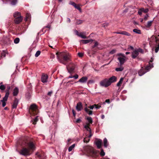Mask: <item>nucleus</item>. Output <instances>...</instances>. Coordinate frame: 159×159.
Returning <instances> with one entry per match:
<instances>
[{
	"label": "nucleus",
	"instance_id": "nucleus-45",
	"mask_svg": "<svg viewBox=\"0 0 159 159\" xmlns=\"http://www.w3.org/2000/svg\"><path fill=\"white\" fill-rule=\"evenodd\" d=\"M41 52L39 51H37L35 54V57H38L40 54Z\"/></svg>",
	"mask_w": 159,
	"mask_h": 159
},
{
	"label": "nucleus",
	"instance_id": "nucleus-35",
	"mask_svg": "<svg viewBox=\"0 0 159 159\" xmlns=\"http://www.w3.org/2000/svg\"><path fill=\"white\" fill-rule=\"evenodd\" d=\"M78 77H79V75L77 74H76L74 76H72V75H71L68 77V78H74L75 79H77L78 78Z\"/></svg>",
	"mask_w": 159,
	"mask_h": 159
},
{
	"label": "nucleus",
	"instance_id": "nucleus-52",
	"mask_svg": "<svg viewBox=\"0 0 159 159\" xmlns=\"http://www.w3.org/2000/svg\"><path fill=\"white\" fill-rule=\"evenodd\" d=\"M95 107L97 109H99L101 107V106L99 105H98L96 104V105H95Z\"/></svg>",
	"mask_w": 159,
	"mask_h": 159
},
{
	"label": "nucleus",
	"instance_id": "nucleus-57",
	"mask_svg": "<svg viewBox=\"0 0 159 159\" xmlns=\"http://www.w3.org/2000/svg\"><path fill=\"white\" fill-rule=\"evenodd\" d=\"M75 34L77 35L78 36H80V34H79L78 32L77 31V30H75Z\"/></svg>",
	"mask_w": 159,
	"mask_h": 159
},
{
	"label": "nucleus",
	"instance_id": "nucleus-5",
	"mask_svg": "<svg viewBox=\"0 0 159 159\" xmlns=\"http://www.w3.org/2000/svg\"><path fill=\"white\" fill-rule=\"evenodd\" d=\"M109 83L108 79L105 78L100 81V84L101 86L106 88L110 85Z\"/></svg>",
	"mask_w": 159,
	"mask_h": 159
},
{
	"label": "nucleus",
	"instance_id": "nucleus-55",
	"mask_svg": "<svg viewBox=\"0 0 159 159\" xmlns=\"http://www.w3.org/2000/svg\"><path fill=\"white\" fill-rule=\"evenodd\" d=\"M148 15H146L144 18V19L146 20L148 19Z\"/></svg>",
	"mask_w": 159,
	"mask_h": 159
},
{
	"label": "nucleus",
	"instance_id": "nucleus-33",
	"mask_svg": "<svg viewBox=\"0 0 159 159\" xmlns=\"http://www.w3.org/2000/svg\"><path fill=\"white\" fill-rule=\"evenodd\" d=\"M12 5H15L17 2V0H10Z\"/></svg>",
	"mask_w": 159,
	"mask_h": 159
},
{
	"label": "nucleus",
	"instance_id": "nucleus-47",
	"mask_svg": "<svg viewBox=\"0 0 159 159\" xmlns=\"http://www.w3.org/2000/svg\"><path fill=\"white\" fill-rule=\"evenodd\" d=\"M117 55L119 56V57H125V56L124 54L121 53H120L118 54Z\"/></svg>",
	"mask_w": 159,
	"mask_h": 159
},
{
	"label": "nucleus",
	"instance_id": "nucleus-43",
	"mask_svg": "<svg viewBox=\"0 0 159 159\" xmlns=\"http://www.w3.org/2000/svg\"><path fill=\"white\" fill-rule=\"evenodd\" d=\"M100 154L102 157L104 156L105 155V152H104L103 150L102 149H101Z\"/></svg>",
	"mask_w": 159,
	"mask_h": 159
},
{
	"label": "nucleus",
	"instance_id": "nucleus-41",
	"mask_svg": "<svg viewBox=\"0 0 159 159\" xmlns=\"http://www.w3.org/2000/svg\"><path fill=\"white\" fill-rule=\"evenodd\" d=\"M123 68L122 67H120L119 68H116L115 70L117 71H122L123 70Z\"/></svg>",
	"mask_w": 159,
	"mask_h": 159
},
{
	"label": "nucleus",
	"instance_id": "nucleus-62",
	"mask_svg": "<svg viewBox=\"0 0 159 159\" xmlns=\"http://www.w3.org/2000/svg\"><path fill=\"white\" fill-rule=\"evenodd\" d=\"M105 102L109 103L110 102V100L109 99H106V100Z\"/></svg>",
	"mask_w": 159,
	"mask_h": 159
},
{
	"label": "nucleus",
	"instance_id": "nucleus-10",
	"mask_svg": "<svg viewBox=\"0 0 159 159\" xmlns=\"http://www.w3.org/2000/svg\"><path fill=\"white\" fill-rule=\"evenodd\" d=\"M108 80L110 82L109 84L110 85L112 83L115 82L117 81V77L115 76H112L109 78Z\"/></svg>",
	"mask_w": 159,
	"mask_h": 159
},
{
	"label": "nucleus",
	"instance_id": "nucleus-4",
	"mask_svg": "<svg viewBox=\"0 0 159 159\" xmlns=\"http://www.w3.org/2000/svg\"><path fill=\"white\" fill-rule=\"evenodd\" d=\"M84 150L89 156L96 158L97 157L96 152L94 151L93 148L89 146H86L84 147Z\"/></svg>",
	"mask_w": 159,
	"mask_h": 159
},
{
	"label": "nucleus",
	"instance_id": "nucleus-18",
	"mask_svg": "<svg viewBox=\"0 0 159 159\" xmlns=\"http://www.w3.org/2000/svg\"><path fill=\"white\" fill-rule=\"evenodd\" d=\"M139 54V53L136 50H135L132 52V58L134 59L136 58L138 55Z\"/></svg>",
	"mask_w": 159,
	"mask_h": 159
},
{
	"label": "nucleus",
	"instance_id": "nucleus-9",
	"mask_svg": "<svg viewBox=\"0 0 159 159\" xmlns=\"http://www.w3.org/2000/svg\"><path fill=\"white\" fill-rule=\"evenodd\" d=\"M36 158L37 159H43L44 158L43 154L42 152H37L35 154Z\"/></svg>",
	"mask_w": 159,
	"mask_h": 159
},
{
	"label": "nucleus",
	"instance_id": "nucleus-1",
	"mask_svg": "<svg viewBox=\"0 0 159 159\" xmlns=\"http://www.w3.org/2000/svg\"><path fill=\"white\" fill-rule=\"evenodd\" d=\"M22 146L25 147L21 149L19 152V153L24 156H29L31 154L30 152L34 151L35 149L34 144L32 142H28L26 140H25L23 142Z\"/></svg>",
	"mask_w": 159,
	"mask_h": 159
},
{
	"label": "nucleus",
	"instance_id": "nucleus-46",
	"mask_svg": "<svg viewBox=\"0 0 159 159\" xmlns=\"http://www.w3.org/2000/svg\"><path fill=\"white\" fill-rule=\"evenodd\" d=\"M76 109L78 111H80V102L77 103L76 106Z\"/></svg>",
	"mask_w": 159,
	"mask_h": 159
},
{
	"label": "nucleus",
	"instance_id": "nucleus-63",
	"mask_svg": "<svg viewBox=\"0 0 159 159\" xmlns=\"http://www.w3.org/2000/svg\"><path fill=\"white\" fill-rule=\"evenodd\" d=\"M76 123H79L80 122V119L78 118V119L77 120L75 121Z\"/></svg>",
	"mask_w": 159,
	"mask_h": 159
},
{
	"label": "nucleus",
	"instance_id": "nucleus-42",
	"mask_svg": "<svg viewBox=\"0 0 159 159\" xmlns=\"http://www.w3.org/2000/svg\"><path fill=\"white\" fill-rule=\"evenodd\" d=\"M20 39L18 38H16L14 40V43L16 44L18 43Z\"/></svg>",
	"mask_w": 159,
	"mask_h": 159
},
{
	"label": "nucleus",
	"instance_id": "nucleus-48",
	"mask_svg": "<svg viewBox=\"0 0 159 159\" xmlns=\"http://www.w3.org/2000/svg\"><path fill=\"white\" fill-rule=\"evenodd\" d=\"M94 82V81L93 80H90L88 82V84H92Z\"/></svg>",
	"mask_w": 159,
	"mask_h": 159
},
{
	"label": "nucleus",
	"instance_id": "nucleus-14",
	"mask_svg": "<svg viewBox=\"0 0 159 159\" xmlns=\"http://www.w3.org/2000/svg\"><path fill=\"white\" fill-rule=\"evenodd\" d=\"M19 100L16 98H15L13 104L12 106V108H16L18 103Z\"/></svg>",
	"mask_w": 159,
	"mask_h": 159
},
{
	"label": "nucleus",
	"instance_id": "nucleus-40",
	"mask_svg": "<svg viewBox=\"0 0 159 159\" xmlns=\"http://www.w3.org/2000/svg\"><path fill=\"white\" fill-rule=\"evenodd\" d=\"M152 21H148L147 25H146V27H149L150 26H151L152 25Z\"/></svg>",
	"mask_w": 159,
	"mask_h": 159
},
{
	"label": "nucleus",
	"instance_id": "nucleus-13",
	"mask_svg": "<svg viewBox=\"0 0 159 159\" xmlns=\"http://www.w3.org/2000/svg\"><path fill=\"white\" fill-rule=\"evenodd\" d=\"M23 19V18L22 16L16 17V18H15L14 22L15 24H18L22 21Z\"/></svg>",
	"mask_w": 159,
	"mask_h": 159
},
{
	"label": "nucleus",
	"instance_id": "nucleus-26",
	"mask_svg": "<svg viewBox=\"0 0 159 159\" xmlns=\"http://www.w3.org/2000/svg\"><path fill=\"white\" fill-rule=\"evenodd\" d=\"M84 110L89 115H92L93 114V111H90L87 107L84 108Z\"/></svg>",
	"mask_w": 159,
	"mask_h": 159
},
{
	"label": "nucleus",
	"instance_id": "nucleus-56",
	"mask_svg": "<svg viewBox=\"0 0 159 159\" xmlns=\"http://www.w3.org/2000/svg\"><path fill=\"white\" fill-rule=\"evenodd\" d=\"M10 89V86H8L7 88V89L6 90V93L7 92V91H8L9 93V90Z\"/></svg>",
	"mask_w": 159,
	"mask_h": 159
},
{
	"label": "nucleus",
	"instance_id": "nucleus-51",
	"mask_svg": "<svg viewBox=\"0 0 159 159\" xmlns=\"http://www.w3.org/2000/svg\"><path fill=\"white\" fill-rule=\"evenodd\" d=\"M95 105H96V104H94L92 106H91L89 107L88 108H90L91 109H93V108L95 107Z\"/></svg>",
	"mask_w": 159,
	"mask_h": 159
},
{
	"label": "nucleus",
	"instance_id": "nucleus-22",
	"mask_svg": "<svg viewBox=\"0 0 159 159\" xmlns=\"http://www.w3.org/2000/svg\"><path fill=\"white\" fill-rule=\"evenodd\" d=\"M70 4L73 6L75 8H77L78 10H80V6L79 5H77L76 3L74 2L70 1Z\"/></svg>",
	"mask_w": 159,
	"mask_h": 159
},
{
	"label": "nucleus",
	"instance_id": "nucleus-16",
	"mask_svg": "<svg viewBox=\"0 0 159 159\" xmlns=\"http://www.w3.org/2000/svg\"><path fill=\"white\" fill-rule=\"evenodd\" d=\"M146 72V71H145L143 67H142L141 69L138 71V73L140 76H141Z\"/></svg>",
	"mask_w": 159,
	"mask_h": 159
},
{
	"label": "nucleus",
	"instance_id": "nucleus-25",
	"mask_svg": "<svg viewBox=\"0 0 159 159\" xmlns=\"http://www.w3.org/2000/svg\"><path fill=\"white\" fill-rule=\"evenodd\" d=\"M9 95V93L8 91H7V92L6 93L5 95V97L3 98V100H1V101H7Z\"/></svg>",
	"mask_w": 159,
	"mask_h": 159
},
{
	"label": "nucleus",
	"instance_id": "nucleus-20",
	"mask_svg": "<svg viewBox=\"0 0 159 159\" xmlns=\"http://www.w3.org/2000/svg\"><path fill=\"white\" fill-rule=\"evenodd\" d=\"M117 34H120L124 35H125L130 36L131 35V34L129 33L128 32L125 31H122L120 32H117L116 33Z\"/></svg>",
	"mask_w": 159,
	"mask_h": 159
},
{
	"label": "nucleus",
	"instance_id": "nucleus-31",
	"mask_svg": "<svg viewBox=\"0 0 159 159\" xmlns=\"http://www.w3.org/2000/svg\"><path fill=\"white\" fill-rule=\"evenodd\" d=\"M6 88L5 86L2 84V83L0 84V89L2 90H4Z\"/></svg>",
	"mask_w": 159,
	"mask_h": 159
},
{
	"label": "nucleus",
	"instance_id": "nucleus-64",
	"mask_svg": "<svg viewBox=\"0 0 159 159\" xmlns=\"http://www.w3.org/2000/svg\"><path fill=\"white\" fill-rule=\"evenodd\" d=\"M84 55V53L82 52H80V57H82Z\"/></svg>",
	"mask_w": 159,
	"mask_h": 159
},
{
	"label": "nucleus",
	"instance_id": "nucleus-12",
	"mask_svg": "<svg viewBox=\"0 0 159 159\" xmlns=\"http://www.w3.org/2000/svg\"><path fill=\"white\" fill-rule=\"evenodd\" d=\"M97 140L96 141L95 144L98 148L100 149L101 148L102 143V140L100 139H97Z\"/></svg>",
	"mask_w": 159,
	"mask_h": 159
},
{
	"label": "nucleus",
	"instance_id": "nucleus-23",
	"mask_svg": "<svg viewBox=\"0 0 159 159\" xmlns=\"http://www.w3.org/2000/svg\"><path fill=\"white\" fill-rule=\"evenodd\" d=\"M149 65H148L146 66L145 67V71H146L147 72L150 69L152 68L153 67V65L152 64H151L150 63H149Z\"/></svg>",
	"mask_w": 159,
	"mask_h": 159
},
{
	"label": "nucleus",
	"instance_id": "nucleus-2",
	"mask_svg": "<svg viewBox=\"0 0 159 159\" xmlns=\"http://www.w3.org/2000/svg\"><path fill=\"white\" fill-rule=\"evenodd\" d=\"M57 59L61 63L65 64L64 61L70 60L71 56L69 53L66 52H58L56 53Z\"/></svg>",
	"mask_w": 159,
	"mask_h": 159
},
{
	"label": "nucleus",
	"instance_id": "nucleus-29",
	"mask_svg": "<svg viewBox=\"0 0 159 159\" xmlns=\"http://www.w3.org/2000/svg\"><path fill=\"white\" fill-rule=\"evenodd\" d=\"M123 80H124V78H121L120 79V80L119 81V82L117 84L116 86L118 87H120L121 86V85L123 81Z\"/></svg>",
	"mask_w": 159,
	"mask_h": 159
},
{
	"label": "nucleus",
	"instance_id": "nucleus-60",
	"mask_svg": "<svg viewBox=\"0 0 159 159\" xmlns=\"http://www.w3.org/2000/svg\"><path fill=\"white\" fill-rule=\"evenodd\" d=\"M116 52V51L115 50H113L110 52V53L111 54H113L114 53Z\"/></svg>",
	"mask_w": 159,
	"mask_h": 159
},
{
	"label": "nucleus",
	"instance_id": "nucleus-53",
	"mask_svg": "<svg viewBox=\"0 0 159 159\" xmlns=\"http://www.w3.org/2000/svg\"><path fill=\"white\" fill-rule=\"evenodd\" d=\"M148 11V8L144 9V8H143V12L144 13H147Z\"/></svg>",
	"mask_w": 159,
	"mask_h": 159
},
{
	"label": "nucleus",
	"instance_id": "nucleus-32",
	"mask_svg": "<svg viewBox=\"0 0 159 159\" xmlns=\"http://www.w3.org/2000/svg\"><path fill=\"white\" fill-rule=\"evenodd\" d=\"M75 144H74L70 146L68 148V151L69 152H71L73 149L75 148Z\"/></svg>",
	"mask_w": 159,
	"mask_h": 159
},
{
	"label": "nucleus",
	"instance_id": "nucleus-7",
	"mask_svg": "<svg viewBox=\"0 0 159 159\" xmlns=\"http://www.w3.org/2000/svg\"><path fill=\"white\" fill-rule=\"evenodd\" d=\"M75 66V65L73 64H70L67 66V68L68 72L70 73H73L74 72V70Z\"/></svg>",
	"mask_w": 159,
	"mask_h": 159
},
{
	"label": "nucleus",
	"instance_id": "nucleus-28",
	"mask_svg": "<svg viewBox=\"0 0 159 159\" xmlns=\"http://www.w3.org/2000/svg\"><path fill=\"white\" fill-rule=\"evenodd\" d=\"M80 37L82 39H88V37L86 36V32H80Z\"/></svg>",
	"mask_w": 159,
	"mask_h": 159
},
{
	"label": "nucleus",
	"instance_id": "nucleus-15",
	"mask_svg": "<svg viewBox=\"0 0 159 159\" xmlns=\"http://www.w3.org/2000/svg\"><path fill=\"white\" fill-rule=\"evenodd\" d=\"M88 135H89V134L86 133V136L84 138L83 141L85 143H88L90 140V139L91 137H89Z\"/></svg>",
	"mask_w": 159,
	"mask_h": 159
},
{
	"label": "nucleus",
	"instance_id": "nucleus-58",
	"mask_svg": "<svg viewBox=\"0 0 159 159\" xmlns=\"http://www.w3.org/2000/svg\"><path fill=\"white\" fill-rule=\"evenodd\" d=\"M72 112L73 115L75 117V116H76V113L75 112V111L74 110H72Z\"/></svg>",
	"mask_w": 159,
	"mask_h": 159
},
{
	"label": "nucleus",
	"instance_id": "nucleus-11",
	"mask_svg": "<svg viewBox=\"0 0 159 159\" xmlns=\"http://www.w3.org/2000/svg\"><path fill=\"white\" fill-rule=\"evenodd\" d=\"M48 75L47 74H43L41 77V81L43 83H46L48 81Z\"/></svg>",
	"mask_w": 159,
	"mask_h": 159
},
{
	"label": "nucleus",
	"instance_id": "nucleus-27",
	"mask_svg": "<svg viewBox=\"0 0 159 159\" xmlns=\"http://www.w3.org/2000/svg\"><path fill=\"white\" fill-rule=\"evenodd\" d=\"M13 16L15 18L19 17L22 16L21 15L20 13L18 11L16 12L13 14Z\"/></svg>",
	"mask_w": 159,
	"mask_h": 159
},
{
	"label": "nucleus",
	"instance_id": "nucleus-6",
	"mask_svg": "<svg viewBox=\"0 0 159 159\" xmlns=\"http://www.w3.org/2000/svg\"><path fill=\"white\" fill-rule=\"evenodd\" d=\"M29 112L31 113L33 112L34 114H36L38 112L37 107L36 105L35 104L31 105L29 109Z\"/></svg>",
	"mask_w": 159,
	"mask_h": 159
},
{
	"label": "nucleus",
	"instance_id": "nucleus-30",
	"mask_svg": "<svg viewBox=\"0 0 159 159\" xmlns=\"http://www.w3.org/2000/svg\"><path fill=\"white\" fill-rule=\"evenodd\" d=\"M103 143L104 147L107 148L108 145V143L107 139L106 138H105L103 139Z\"/></svg>",
	"mask_w": 159,
	"mask_h": 159
},
{
	"label": "nucleus",
	"instance_id": "nucleus-61",
	"mask_svg": "<svg viewBox=\"0 0 159 159\" xmlns=\"http://www.w3.org/2000/svg\"><path fill=\"white\" fill-rule=\"evenodd\" d=\"M128 49L129 50L130 49V50H133L134 49V48L132 46H129L128 47Z\"/></svg>",
	"mask_w": 159,
	"mask_h": 159
},
{
	"label": "nucleus",
	"instance_id": "nucleus-39",
	"mask_svg": "<svg viewBox=\"0 0 159 159\" xmlns=\"http://www.w3.org/2000/svg\"><path fill=\"white\" fill-rule=\"evenodd\" d=\"M143 8H142L138 10V13L140 16L142 15V12H143Z\"/></svg>",
	"mask_w": 159,
	"mask_h": 159
},
{
	"label": "nucleus",
	"instance_id": "nucleus-54",
	"mask_svg": "<svg viewBox=\"0 0 159 159\" xmlns=\"http://www.w3.org/2000/svg\"><path fill=\"white\" fill-rule=\"evenodd\" d=\"M1 101L2 102V106L3 107H4L6 105V103L5 102L6 101Z\"/></svg>",
	"mask_w": 159,
	"mask_h": 159
},
{
	"label": "nucleus",
	"instance_id": "nucleus-34",
	"mask_svg": "<svg viewBox=\"0 0 159 159\" xmlns=\"http://www.w3.org/2000/svg\"><path fill=\"white\" fill-rule=\"evenodd\" d=\"M133 31L134 32L138 34H140L141 33V31L140 30H138L136 29H134L133 30Z\"/></svg>",
	"mask_w": 159,
	"mask_h": 159
},
{
	"label": "nucleus",
	"instance_id": "nucleus-44",
	"mask_svg": "<svg viewBox=\"0 0 159 159\" xmlns=\"http://www.w3.org/2000/svg\"><path fill=\"white\" fill-rule=\"evenodd\" d=\"M38 116H37L34 119L33 121V124L34 125L36 124V122L38 121Z\"/></svg>",
	"mask_w": 159,
	"mask_h": 159
},
{
	"label": "nucleus",
	"instance_id": "nucleus-3",
	"mask_svg": "<svg viewBox=\"0 0 159 159\" xmlns=\"http://www.w3.org/2000/svg\"><path fill=\"white\" fill-rule=\"evenodd\" d=\"M148 39L149 41V44L154 46L155 52L157 53L159 50V38L157 36L152 35Z\"/></svg>",
	"mask_w": 159,
	"mask_h": 159
},
{
	"label": "nucleus",
	"instance_id": "nucleus-19",
	"mask_svg": "<svg viewBox=\"0 0 159 159\" xmlns=\"http://www.w3.org/2000/svg\"><path fill=\"white\" fill-rule=\"evenodd\" d=\"M19 92V89L17 87H16L15 89H14L13 92V96H16Z\"/></svg>",
	"mask_w": 159,
	"mask_h": 159
},
{
	"label": "nucleus",
	"instance_id": "nucleus-36",
	"mask_svg": "<svg viewBox=\"0 0 159 159\" xmlns=\"http://www.w3.org/2000/svg\"><path fill=\"white\" fill-rule=\"evenodd\" d=\"M7 54L6 51H3L1 53V57H5L6 56V54Z\"/></svg>",
	"mask_w": 159,
	"mask_h": 159
},
{
	"label": "nucleus",
	"instance_id": "nucleus-21",
	"mask_svg": "<svg viewBox=\"0 0 159 159\" xmlns=\"http://www.w3.org/2000/svg\"><path fill=\"white\" fill-rule=\"evenodd\" d=\"M125 57H119L118 58V59L119 61L120 65H123L125 62Z\"/></svg>",
	"mask_w": 159,
	"mask_h": 159
},
{
	"label": "nucleus",
	"instance_id": "nucleus-50",
	"mask_svg": "<svg viewBox=\"0 0 159 159\" xmlns=\"http://www.w3.org/2000/svg\"><path fill=\"white\" fill-rule=\"evenodd\" d=\"M30 14H26V16L25 20L26 21L27 20V19L29 18H30Z\"/></svg>",
	"mask_w": 159,
	"mask_h": 159
},
{
	"label": "nucleus",
	"instance_id": "nucleus-49",
	"mask_svg": "<svg viewBox=\"0 0 159 159\" xmlns=\"http://www.w3.org/2000/svg\"><path fill=\"white\" fill-rule=\"evenodd\" d=\"M137 51L138 52V53L140 52L141 53H143V50L141 48H139L138 49Z\"/></svg>",
	"mask_w": 159,
	"mask_h": 159
},
{
	"label": "nucleus",
	"instance_id": "nucleus-38",
	"mask_svg": "<svg viewBox=\"0 0 159 159\" xmlns=\"http://www.w3.org/2000/svg\"><path fill=\"white\" fill-rule=\"evenodd\" d=\"M87 120H88L89 124H92L93 123L92 118L90 117H88L87 118Z\"/></svg>",
	"mask_w": 159,
	"mask_h": 159
},
{
	"label": "nucleus",
	"instance_id": "nucleus-8",
	"mask_svg": "<svg viewBox=\"0 0 159 159\" xmlns=\"http://www.w3.org/2000/svg\"><path fill=\"white\" fill-rule=\"evenodd\" d=\"M90 125V124H87L85 125L84 128L87 131V132L86 133L89 134V135H88V136H89V137H91L93 134L92 133L91 129L89 127V126Z\"/></svg>",
	"mask_w": 159,
	"mask_h": 159
},
{
	"label": "nucleus",
	"instance_id": "nucleus-17",
	"mask_svg": "<svg viewBox=\"0 0 159 159\" xmlns=\"http://www.w3.org/2000/svg\"><path fill=\"white\" fill-rule=\"evenodd\" d=\"M93 41V40L92 39H89L82 40H80V43H81L83 44H86L89 43L90 42H92Z\"/></svg>",
	"mask_w": 159,
	"mask_h": 159
},
{
	"label": "nucleus",
	"instance_id": "nucleus-59",
	"mask_svg": "<svg viewBox=\"0 0 159 159\" xmlns=\"http://www.w3.org/2000/svg\"><path fill=\"white\" fill-rule=\"evenodd\" d=\"M52 91L49 92L48 93V95L50 96H51V94H52Z\"/></svg>",
	"mask_w": 159,
	"mask_h": 159
},
{
	"label": "nucleus",
	"instance_id": "nucleus-24",
	"mask_svg": "<svg viewBox=\"0 0 159 159\" xmlns=\"http://www.w3.org/2000/svg\"><path fill=\"white\" fill-rule=\"evenodd\" d=\"M88 77L86 76H84L80 79V82L82 83H85L86 82Z\"/></svg>",
	"mask_w": 159,
	"mask_h": 159
},
{
	"label": "nucleus",
	"instance_id": "nucleus-37",
	"mask_svg": "<svg viewBox=\"0 0 159 159\" xmlns=\"http://www.w3.org/2000/svg\"><path fill=\"white\" fill-rule=\"evenodd\" d=\"M98 43L97 41H95L94 44L92 46V49L93 50H94V48L97 47L98 45Z\"/></svg>",
	"mask_w": 159,
	"mask_h": 159
}]
</instances>
